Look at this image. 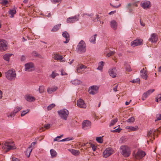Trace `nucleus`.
<instances>
[{
  "label": "nucleus",
  "instance_id": "obj_64",
  "mask_svg": "<svg viewBox=\"0 0 161 161\" xmlns=\"http://www.w3.org/2000/svg\"><path fill=\"white\" fill-rule=\"evenodd\" d=\"M116 12V11L115 10L114 11H111L110 13H109V14L110 15H112V14H114Z\"/></svg>",
  "mask_w": 161,
  "mask_h": 161
},
{
  "label": "nucleus",
  "instance_id": "obj_23",
  "mask_svg": "<svg viewBox=\"0 0 161 161\" xmlns=\"http://www.w3.org/2000/svg\"><path fill=\"white\" fill-rule=\"evenodd\" d=\"M16 8L15 7L9 9V10L8 11V13L11 15V16H10L11 18H13L14 17V15L16 14Z\"/></svg>",
  "mask_w": 161,
  "mask_h": 161
},
{
  "label": "nucleus",
  "instance_id": "obj_48",
  "mask_svg": "<svg viewBox=\"0 0 161 161\" xmlns=\"http://www.w3.org/2000/svg\"><path fill=\"white\" fill-rule=\"evenodd\" d=\"M55 106L54 104L53 103L49 105L47 107V109L48 110H50L51 109L54 107Z\"/></svg>",
  "mask_w": 161,
  "mask_h": 161
},
{
  "label": "nucleus",
  "instance_id": "obj_60",
  "mask_svg": "<svg viewBox=\"0 0 161 161\" xmlns=\"http://www.w3.org/2000/svg\"><path fill=\"white\" fill-rule=\"evenodd\" d=\"M118 85H116L115 86V87L113 88V90L115 92L117 91V89L118 88Z\"/></svg>",
  "mask_w": 161,
  "mask_h": 161
},
{
  "label": "nucleus",
  "instance_id": "obj_2",
  "mask_svg": "<svg viewBox=\"0 0 161 161\" xmlns=\"http://www.w3.org/2000/svg\"><path fill=\"white\" fill-rule=\"evenodd\" d=\"M86 50V44L83 40H81L77 46L76 51L78 53H85Z\"/></svg>",
  "mask_w": 161,
  "mask_h": 161
},
{
  "label": "nucleus",
  "instance_id": "obj_52",
  "mask_svg": "<svg viewBox=\"0 0 161 161\" xmlns=\"http://www.w3.org/2000/svg\"><path fill=\"white\" fill-rule=\"evenodd\" d=\"M140 80V79L139 78H137L136 80H132L131 82H132L133 83H136L138 82H139Z\"/></svg>",
  "mask_w": 161,
  "mask_h": 161
},
{
  "label": "nucleus",
  "instance_id": "obj_35",
  "mask_svg": "<svg viewBox=\"0 0 161 161\" xmlns=\"http://www.w3.org/2000/svg\"><path fill=\"white\" fill-rule=\"evenodd\" d=\"M50 152L52 158L55 157L57 156V153L54 150L51 149L50 150Z\"/></svg>",
  "mask_w": 161,
  "mask_h": 161
},
{
  "label": "nucleus",
  "instance_id": "obj_12",
  "mask_svg": "<svg viewBox=\"0 0 161 161\" xmlns=\"http://www.w3.org/2000/svg\"><path fill=\"white\" fill-rule=\"evenodd\" d=\"M146 68H143L141 70V77L144 79L147 80L148 77L147 72L146 70L145 69H146Z\"/></svg>",
  "mask_w": 161,
  "mask_h": 161
},
{
  "label": "nucleus",
  "instance_id": "obj_33",
  "mask_svg": "<svg viewBox=\"0 0 161 161\" xmlns=\"http://www.w3.org/2000/svg\"><path fill=\"white\" fill-rule=\"evenodd\" d=\"M97 36V35L95 34L94 36H92L90 39V41L93 43H95Z\"/></svg>",
  "mask_w": 161,
  "mask_h": 161
},
{
  "label": "nucleus",
  "instance_id": "obj_3",
  "mask_svg": "<svg viewBox=\"0 0 161 161\" xmlns=\"http://www.w3.org/2000/svg\"><path fill=\"white\" fill-rule=\"evenodd\" d=\"M6 77L8 80H14L16 77V74L14 70H8L6 73Z\"/></svg>",
  "mask_w": 161,
  "mask_h": 161
},
{
  "label": "nucleus",
  "instance_id": "obj_32",
  "mask_svg": "<svg viewBox=\"0 0 161 161\" xmlns=\"http://www.w3.org/2000/svg\"><path fill=\"white\" fill-rule=\"evenodd\" d=\"M12 54H6L3 56V58L4 60L9 61V60L10 57L12 55Z\"/></svg>",
  "mask_w": 161,
  "mask_h": 161
},
{
  "label": "nucleus",
  "instance_id": "obj_53",
  "mask_svg": "<svg viewBox=\"0 0 161 161\" xmlns=\"http://www.w3.org/2000/svg\"><path fill=\"white\" fill-rule=\"evenodd\" d=\"M157 119L155 120V121L157 120H161V114H158L157 115Z\"/></svg>",
  "mask_w": 161,
  "mask_h": 161
},
{
  "label": "nucleus",
  "instance_id": "obj_29",
  "mask_svg": "<svg viewBox=\"0 0 161 161\" xmlns=\"http://www.w3.org/2000/svg\"><path fill=\"white\" fill-rule=\"evenodd\" d=\"M124 65L125 66V68L126 71L130 72L132 71L131 67L129 64L127 63L126 62H125L124 64Z\"/></svg>",
  "mask_w": 161,
  "mask_h": 161
},
{
  "label": "nucleus",
  "instance_id": "obj_1",
  "mask_svg": "<svg viewBox=\"0 0 161 161\" xmlns=\"http://www.w3.org/2000/svg\"><path fill=\"white\" fill-rule=\"evenodd\" d=\"M2 148L6 153L11 149H15L14 142L6 141L2 144Z\"/></svg>",
  "mask_w": 161,
  "mask_h": 161
},
{
  "label": "nucleus",
  "instance_id": "obj_4",
  "mask_svg": "<svg viewBox=\"0 0 161 161\" xmlns=\"http://www.w3.org/2000/svg\"><path fill=\"white\" fill-rule=\"evenodd\" d=\"M121 153L125 157H128L130 154V148L126 146H121L120 147Z\"/></svg>",
  "mask_w": 161,
  "mask_h": 161
},
{
  "label": "nucleus",
  "instance_id": "obj_45",
  "mask_svg": "<svg viewBox=\"0 0 161 161\" xmlns=\"http://www.w3.org/2000/svg\"><path fill=\"white\" fill-rule=\"evenodd\" d=\"M88 91L89 93L92 95H94L97 93V91L92 90V89L90 88H89Z\"/></svg>",
  "mask_w": 161,
  "mask_h": 161
},
{
  "label": "nucleus",
  "instance_id": "obj_54",
  "mask_svg": "<svg viewBox=\"0 0 161 161\" xmlns=\"http://www.w3.org/2000/svg\"><path fill=\"white\" fill-rule=\"evenodd\" d=\"M63 136V135H61L60 136H57L54 139V141H59L58 138H60Z\"/></svg>",
  "mask_w": 161,
  "mask_h": 161
},
{
  "label": "nucleus",
  "instance_id": "obj_56",
  "mask_svg": "<svg viewBox=\"0 0 161 161\" xmlns=\"http://www.w3.org/2000/svg\"><path fill=\"white\" fill-rule=\"evenodd\" d=\"M12 161H20V160L19 159L16 158L15 157H12Z\"/></svg>",
  "mask_w": 161,
  "mask_h": 161
},
{
  "label": "nucleus",
  "instance_id": "obj_15",
  "mask_svg": "<svg viewBox=\"0 0 161 161\" xmlns=\"http://www.w3.org/2000/svg\"><path fill=\"white\" fill-rule=\"evenodd\" d=\"M76 104L78 107L80 108H85L86 107V105L82 99H80L77 101Z\"/></svg>",
  "mask_w": 161,
  "mask_h": 161
},
{
  "label": "nucleus",
  "instance_id": "obj_31",
  "mask_svg": "<svg viewBox=\"0 0 161 161\" xmlns=\"http://www.w3.org/2000/svg\"><path fill=\"white\" fill-rule=\"evenodd\" d=\"M58 89L57 87H53L52 88H48L47 89V92L49 94L52 93L53 92H54Z\"/></svg>",
  "mask_w": 161,
  "mask_h": 161
},
{
  "label": "nucleus",
  "instance_id": "obj_11",
  "mask_svg": "<svg viewBox=\"0 0 161 161\" xmlns=\"http://www.w3.org/2000/svg\"><path fill=\"white\" fill-rule=\"evenodd\" d=\"M108 73L110 76L113 78H115L117 75V70L116 68H113L109 70Z\"/></svg>",
  "mask_w": 161,
  "mask_h": 161
},
{
  "label": "nucleus",
  "instance_id": "obj_40",
  "mask_svg": "<svg viewBox=\"0 0 161 161\" xmlns=\"http://www.w3.org/2000/svg\"><path fill=\"white\" fill-rule=\"evenodd\" d=\"M96 140L98 143H102L103 142V139L101 136L97 137Z\"/></svg>",
  "mask_w": 161,
  "mask_h": 161
},
{
  "label": "nucleus",
  "instance_id": "obj_50",
  "mask_svg": "<svg viewBox=\"0 0 161 161\" xmlns=\"http://www.w3.org/2000/svg\"><path fill=\"white\" fill-rule=\"evenodd\" d=\"M121 130V129H120L119 127L113 130H112L111 131L113 132H120Z\"/></svg>",
  "mask_w": 161,
  "mask_h": 161
},
{
  "label": "nucleus",
  "instance_id": "obj_46",
  "mask_svg": "<svg viewBox=\"0 0 161 161\" xmlns=\"http://www.w3.org/2000/svg\"><path fill=\"white\" fill-rule=\"evenodd\" d=\"M160 101H161V94H159L156 98V101L159 102Z\"/></svg>",
  "mask_w": 161,
  "mask_h": 161
},
{
  "label": "nucleus",
  "instance_id": "obj_27",
  "mask_svg": "<svg viewBox=\"0 0 161 161\" xmlns=\"http://www.w3.org/2000/svg\"><path fill=\"white\" fill-rule=\"evenodd\" d=\"M25 98L27 101L29 102H33L36 100V98L35 97L31 96L30 95L26 96Z\"/></svg>",
  "mask_w": 161,
  "mask_h": 161
},
{
  "label": "nucleus",
  "instance_id": "obj_62",
  "mask_svg": "<svg viewBox=\"0 0 161 161\" xmlns=\"http://www.w3.org/2000/svg\"><path fill=\"white\" fill-rule=\"evenodd\" d=\"M61 75H67V74L63 70H62L61 71Z\"/></svg>",
  "mask_w": 161,
  "mask_h": 161
},
{
  "label": "nucleus",
  "instance_id": "obj_34",
  "mask_svg": "<svg viewBox=\"0 0 161 161\" xmlns=\"http://www.w3.org/2000/svg\"><path fill=\"white\" fill-rule=\"evenodd\" d=\"M103 61L100 62L98 63V66L97 68V69L102 70L103 69Z\"/></svg>",
  "mask_w": 161,
  "mask_h": 161
},
{
  "label": "nucleus",
  "instance_id": "obj_28",
  "mask_svg": "<svg viewBox=\"0 0 161 161\" xmlns=\"http://www.w3.org/2000/svg\"><path fill=\"white\" fill-rule=\"evenodd\" d=\"M125 128L126 129L130 130L131 131H135L138 130V126H135L134 127L132 126H127Z\"/></svg>",
  "mask_w": 161,
  "mask_h": 161
},
{
  "label": "nucleus",
  "instance_id": "obj_59",
  "mask_svg": "<svg viewBox=\"0 0 161 161\" xmlns=\"http://www.w3.org/2000/svg\"><path fill=\"white\" fill-rule=\"evenodd\" d=\"M56 75L55 73H54V72H53L52 74L51 75L52 77L53 78H54L56 77Z\"/></svg>",
  "mask_w": 161,
  "mask_h": 161
},
{
  "label": "nucleus",
  "instance_id": "obj_36",
  "mask_svg": "<svg viewBox=\"0 0 161 161\" xmlns=\"http://www.w3.org/2000/svg\"><path fill=\"white\" fill-rule=\"evenodd\" d=\"M71 82L73 84L75 85H78L81 83V81L77 80H74L71 81Z\"/></svg>",
  "mask_w": 161,
  "mask_h": 161
},
{
  "label": "nucleus",
  "instance_id": "obj_30",
  "mask_svg": "<svg viewBox=\"0 0 161 161\" xmlns=\"http://www.w3.org/2000/svg\"><path fill=\"white\" fill-rule=\"evenodd\" d=\"M61 25V24H59L58 25H56L53 27L51 30V31L56 32L58 30Z\"/></svg>",
  "mask_w": 161,
  "mask_h": 161
},
{
  "label": "nucleus",
  "instance_id": "obj_41",
  "mask_svg": "<svg viewBox=\"0 0 161 161\" xmlns=\"http://www.w3.org/2000/svg\"><path fill=\"white\" fill-rule=\"evenodd\" d=\"M117 121L118 119L117 118H116L112 120L111 121L110 124L109 125V126H111L114 125L115 123H116L117 122Z\"/></svg>",
  "mask_w": 161,
  "mask_h": 161
},
{
  "label": "nucleus",
  "instance_id": "obj_43",
  "mask_svg": "<svg viewBox=\"0 0 161 161\" xmlns=\"http://www.w3.org/2000/svg\"><path fill=\"white\" fill-rule=\"evenodd\" d=\"M0 3L1 4L5 6L8 3V1L7 0H1Z\"/></svg>",
  "mask_w": 161,
  "mask_h": 161
},
{
  "label": "nucleus",
  "instance_id": "obj_6",
  "mask_svg": "<svg viewBox=\"0 0 161 161\" xmlns=\"http://www.w3.org/2000/svg\"><path fill=\"white\" fill-rule=\"evenodd\" d=\"M79 14L75 15L73 17H69L67 19V23H74L79 20Z\"/></svg>",
  "mask_w": 161,
  "mask_h": 161
},
{
  "label": "nucleus",
  "instance_id": "obj_21",
  "mask_svg": "<svg viewBox=\"0 0 161 161\" xmlns=\"http://www.w3.org/2000/svg\"><path fill=\"white\" fill-rule=\"evenodd\" d=\"M86 68V66L83 64H81L78 67L77 69V72L82 73Z\"/></svg>",
  "mask_w": 161,
  "mask_h": 161
},
{
  "label": "nucleus",
  "instance_id": "obj_22",
  "mask_svg": "<svg viewBox=\"0 0 161 161\" xmlns=\"http://www.w3.org/2000/svg\"><path fill=\"white\" fill-rule=\"evenodd\" d=\"M157 35L153 33L151 35V37L149 39V40L153 42H156L157 41Z\"/></svg>",
  "mask_w": 161,
  "mask_h": 161
},
{
  "label": "nucleus",
  "instance_id": "obj_13",
  "mask_svg": "<svg viewBox=\"0 0 161 161\" xmlns=\"http://www.w3.org/2000/svg\"><path fill=\"white\" fill-rule=\"evenodd\" d=\"M22 109V107H16V108H15L14 109V111L12 112H11L9 115H8L7 116L8 117H14L15 115V114Z\"/></svg>",
  "mask_w": 161,
  "mask_h": 161
},
{
  "label": "nucleus",
  "instance_id": "obj_7",
  "mask_svg": "<svg viewBox=\"0 0 161 161\" xmlns=\"http://www.w3.org/2000/svg\"><path fill=\"white\" fill-rule=\"evenodd\" d=\"M7 42L3 40H0V51H4L7 49Z\"/></svg>",
  "mask_w": 161,
  "mask_h": 161
},
{
  "label": "nucleus",
  "instance_id": "obj_9",
  "mask_svg": "<svg viewBox=\"0 0 161 161\" xmlns=\"http://www.w3.org/2000/svg\"><path fill=\"white\" fill-rule=\"evenodd\" d=\"M113 151L112 148H108L104 151L103 156L105 158H107L113 153Z\"/></svg>",
  "mask_w": 161,
  "mask_h": 161
},
{
  "label": "nucleus",
  "instance_id": "obj_5",
  "mask_svg": "<svg viewBox=\"0 0 161 161\" xmlns=\"http://www.w3.org/2000/svg\"><path fill=\"white\" fill-rule=\"evenodd\" d=\"M58 113L62 119L65 120H67V117L69 114V111L67 110L66 109L61 110L58 111Z\"/></svg>",
  "mask_w": 161,
  "mask_h": 161
},
{
  "label": "nucleus",
  "instance_id": "obj_44",
  "mask_svg": "<svg viewBox=\"0 0 161 161\" xmlns=\"http://www.w3.org/2000/svg\"><path fill=\"white\" fill-rule=\"evenodd\" d=\"M115 53V52L114 51H110L107 54L106 56L107 57H109L114 55Z\"/></svg>",
  "mask_w": 161,
  "mask_h": 161
},
{
  "label": "nucleus",
  "instance_id": "obj_47",
  "mask_svg": "<svg viewBox=\"0 0 161 161\" xmlns=\"http://www.w3.org/2000/svg\"><path fill=\"white\" fill-rule=\"evenodd\" d=\"M91 89H92V90H94V91H97L98 89V87L97 86H91L90 87Z\"/></svg>",
  "mask_w": 161,
  "mask_h": 161
},
{
  "label": "nucleus",
  "instance_id": "obj_51",
  "mask_svg": "<svg viewBox=\"0 0 161 161\" xmlns=\"http://www.w3.org/2000/svg\"><path fill=\"white\" fill-rule=\"evenodd\" d=\"M100 18V17H99V16L98 15H96V17L95 19H94L93 21L95 22L96 21H99L100 22H101V21L100 20H99V19Z\"/></svg>",
  "mask_w": 161,
  "mask_h": 161
},
{
  "label": "nucleus",
  "instance_id": "obj_55",
  "mask_svg": "<svg viewBox=\"0 0 161 161\" xmlns=\"http://www.w3.org/2000/svg\"><path fill=\"white\" fill-rule=\"evenodd\" d=\"M91 147L92 148V150L95 151L96 150V147L95 146V145L93 144H91Z\"/></svg>",
  "mask_w": 161,
  "mask_h": 161
},
{
  "label": "nucleus",
  "instance_id": "obj_10",
  "mask_svg": "<svg viewBox=\"0 0 161 161\" xmlns=\"http://www.w3.org/2000/svg\"><path fill=\"white\" fill-rule=\"evenodd\" d=\"M142 42L141 39H136L131 42V45L133 47L139 46L142 44Z\"/></svg>",
  "mask_w": 161,
  "mask_h": 161
},
{
  "label": "nucleus",
  "instance_id": "obj_49",
  "mask_svg": "<svg viewBox=\"0 0 161 161\" xmlns=\"http://www.w3.org/2000/svg\"><path fill=\"white\" fill-rule=\"evenodd\" d=\"M29 110L27 109V110L23 111L21 114V116H23L25 115L26 114L29 112Z\"/></svg>",
  "mask_w": 161,
  "mask_h": 161
},
{
  "label": "nucleus",
  "instance_id": "obj_24",
  "mask_svg": "<svg viewBox=\"0 0 161 161\" xmlns=\"http://www.w3.org/2000/svg\"><path fill=\"white\" fill-rule=\"evenodd\" d=\"M36 142H33L31 145V146L28 147L27 149V150L26 151L27 153H29V156H28V157H29L30 155V153L32 151V149H31V147H34V145L36 144Z\"/></svg>",
  "mask_w": 161,
  "mask_h": 161
},
{
  "label": "nucleus",
  "instance_id": "obj_16",
  "mask_svg": "<svg viewBox=\"0 0 161 161\" xmlns=\"http://www.w3.org/2000/svg\"><path fill=\"white\" fill-rule=\"evenodd\" d=\"M158 130H157L154 129H152L151 130H150L148 132L147 134V136L148 137H151L152 138L153 137L154 139V137L156 136H157V134L156 133L157 132Z\"/></svg>",
  "mask_w": 161,
  "mask_h": 161
},
{
  "label": "nucleus",
  "instance_id": "obj_8",
  "mask_svg": "<svg viewBox=\"0 0 161 161\" xmlns=\"http://www.w3.org/2000/svg\"><path fill=\"white\" fill-rule=\"evenodd\" d=\"M146 155V154L145 152L141 150H139L136 153L135 157L136 159H139L142 158Z\"/></svg>",
  "mask_w": 161,
  "mask_h": 161
},
{
  "label": "nucleus",
  "instance_id": "obj_61",
  "mask_svg": "<svg viewBox=\"0 0 161 161\" xmlns=\"http://www.w3.org/2000/svg\"><path fill=\"white\" fill-rule=\"evenodd\" d=\"M44 127L46 129H48L50 127V124L45 125Z\"/></svg>",
  "mask_w": 161,
  "mask_h": 161
},
{
  "label": "nucleus",
  "instance_id": "obj_17",
  "mask_svg": "<svg viewBox=\"0 0 161 161\" xmlns=\"http://www.w3.org/2000/svg\"><path fill=\"white\" fill-rule=\"evenodd\" d=\"M91 122L88 120H86L82 123V128L84 130H86L91 127Z\"/></svg>",
  "mask_w": 161,
  "mask_h": 161
},
{
  "label": "nucleus",
  "instance_id": "obj_14",
  "mask_svg": "<svg viewBox=\"0 0 161 161\" xmlns=\"http://www.w3.org/2000/svg\"><path fill=\"white\" fill-rule=\"evenodd\" d=\"M25 70L28 71H32V69L34 67V65L33 63L30 62L27 63L25 64Z\"/></svg>",
  "mask_w": 161,
  "mask_h": 161
},
{
  "label": "nucleus",
  "instance_id": "obj_42",
  "mask_svg": "<svg viewBox=\"0 0 161 161\" xmlns=\"http://www.w3.org/2000/svg\"><path fill=\"white\" fill-rule=\"evenodd\" d=\"M39 91L40 93L44 92L45 91L44 86H40L39 88Z\"/></svg>",
  "mask_w": 161,
  "mask_h": 161
},
{
  "label": "nucleus",
  "instance_id": "obj_39",
  "mask_svg": "<svg viewBox=\"0 0 161 161\" xmlns=\"http://www.w3.org/2000/svg\"><path fill=\"white\" fill-rule=\"evenodd\" d=\"M32 55L34 56L38 57L39 58H41V56L38 53L35 51H34L32 53Z\"/></svg>",
  "mask_w": 161,
  "mask_h": 161
},
{
  "label": "nucleus",
  "instance_id": "obj_58",
  "mask_svg": "<svg viewBox=\"0 0 161 161\" xmlns=\"http://www.w3.org/2000/svg\"><path fill=\"white\" fill-rule=\"evenodd\" d=\"M110 5H111V6H112L114 8H118L121 5V4L119 3V5H118V6H114V5H113L111 4V3H110Z\"/></svg>",
  "mask_w": 161,
  "mask_h": 161
},
{
  "label": "nucleus",
  "instance_id": "obj_26",
  "mask_svg": "<svg viewBox=\"0 0 161 161\" xmlns=\"http://www.w3.org/2000/svg\"><path fill=\"white\" fill-rule=\"evenodd\" d=\"M110 26L114 30H116L117 28V25L116 21L114 20L111 21Z\"/></svg>",
  "mask_w": 161,
  "mask_h": 161
},
{
  "label": "nucleus",
  "instance_id": "obj_57",
  "mask_svg": "<svg viewBox=\"0 0 161 161\" xmlns=\"http://www.w3.org/2000/svg\"><path fill=\"white\" fill-rule=\"evenodd\" d=\"M25 59L26 57L24 55H22L21 57L20 60L22 61H25Z\"/></svg>",
  "mask_w": 161,
  "mask_h": 161
},
{
  "label": "nucleus",
  "instance_id": "obj_37",
  "mask_svg": "<svg viewBox=\"0 0 161 161\" xmlns=\"http://www.w3.org/2000/svg\"><path fill=\"white\" fill-rule=\"evenodd\" d=\"M135 121V119L134 117H132L129 118L126 120V121L129 123H133Z\"/></svg>",
  "mask_w": 161,
  "mask_h": 161
},
{
  "label": "nucleus",
  "instance_id": "obj_38",
  "mask_svg": "<svg viewBox=\"0 0 161 161\" xmlns=\"http://www.w3.org/2000/svg\"><path fill=\"white\" fill-rule=\"evenodd\" d=\"M71 153L73 155H77L80 153L79 151L74 149H72Z\"/></svg>",
  "mask_w": 161,
  "mask_h": 161
},
{
  "label": "nucleus",
  "instance_id": "obj_25",
  "mask_svg": "<svg viewBox=\"0 0 161 161\" xmlns=\"http://www.w3.org/2000/svg\"><path fill=\"white\" fill-rule=\"evenodd\" d=\"M53 58L54 59L59 61H61L63 59V57L61 55L57 53L54 54Z\"/></svg>",
  "mask_w": 161,
  "mask_h": 161
},
{
  "label": "nucleus",
  "instance_id": "obj_63",
  "mask_svg": "<svg viewBox=\"0 0 161 161\" xmlns=\"http://www.w3.org/2000/svg\"><path fill=\"white\" fill-rule=\"evenodd\" d=\"M60 0H53V2L54 3H56L59 2Z\"/></svg>",
  "mask_w": 161,
  "mask_h": 161
},
{
  "label": "nucleus",
  "instance_id": "obj_20",
  "mask_svg": "<svg viewBox=\"0 0 161 161\" xmlns=\"http://www.w3.org/2000/svg\"><path fill=\"white\" fill-rule=\"evenodd\" d=\"M142 7L145 9H147L150 7V2L147 1H145L143 2H142L141 3Z\"/></svg>",
  "mask_w": 161,
  "mask_h": 161
},
{
  "label": "nucleus",
  "instance_id": "obj_19",
  "mask_svg": "<svg viewBox=\"0 0 161 161\" xmlns=\"http://www.w3.org/2000/svg\"><path fill=\"white\" fill-rule=\"evenodd\" d=\"M62 36L66 39V41H64V43H67L69 42L70 40L69 35L67 31H64L62 33Z\"/></svg>",
  "mask_w": 161,
  "mask_h": 161
},
{
  "label": "nucleus",
  "instance_id": "obj_18",
  "mask_svg": "<svg viewBox=\"0 0 161 161\" xmlns=\"http://www.w3.org/2000/svg\"><path fill=\"white\" fill-rule=\"evenodd\" d=\"M154 90L153 89H150L147 91L146 92L144 93L142 97V99L144 100L150 94L153 92Z\"/></svg>",
  "mask_w": 161,
  "mask_h": 161
}]
</instances>
